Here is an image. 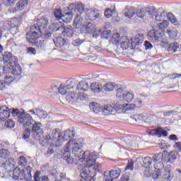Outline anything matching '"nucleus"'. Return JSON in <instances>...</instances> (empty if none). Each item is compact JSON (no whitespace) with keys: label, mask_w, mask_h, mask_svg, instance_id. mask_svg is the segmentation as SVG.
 <instances>
[{"label":"nucleus","mask_w":181,"mask_h":181,"mask_svg":"<svg viewBox=\"0 0 181 181\" xmlns=\"http://www.w3.org/2000/svg\"><path fill=\"white\" fill-rule=\"evenodd\" d=\"M37 116L40 117V118H46L47 117V112L45 110H37Z\"/></svg>","instance_id":"nucleus-61"},{"label":"nucleus","mask_w":181,"mask_h":181,"mask_svg":"<svg viewBox=\"0 0 181 181\" xmlns=\"http://www.w3.org/2000/svg\"><path fill=\"white\" fill-rule=\"evenodd\" d=\"M165 31L151 30L148 33V37H153L157 42H162L165 39Z\"/></svg>","instance_id":"nucleus-8"},{"label":"nucleus","mask_w":181,"mask_h":181,"mask_svg":"<svg viewBox=\"0 0 181 181\" xmlns=\"http://www.w3.org/2000/svg\"><path fill=\"white\" fill-rule=\"evenodd\" d=\"M153 162L158 163L162 162V153H156L153 156Z\"/></svg>","instance_id":"nucleus-50"},{"label":"nucleus","mask_w":181,"mask_h":181,"mask_svg":"<svg viewBox=\"0 0 181 181\" xmlns=\"http://www.w3.org/2000/svg\"><path fill=\"white\" fill-rule=\"evenodd\" d=\"M27 53L28 54L35 56L36 54V49L33 47H29L27 48Z\"/></svg>","instance_id":"nucleus-62"},{"label":"nucleus","mask_w":181,"mask_h":181,"mask_svg":"<svg viewBox=\"0 0 181 181\" xmlns=\"http://www.w3.org/2000/svg\"><path fill=\"white\" fill-rule=\"evenodd\" d=\"M154 135H157L158 138H162V136L166 137L169 135V133L166 130H163V128L158 127L152 130Z\"/></svg>","instance_id":"nucleus-15"},{"label":"nucleus","mask_w":181,"mask_h":181,"mask_svg":"<svg viewBox=\"0 0 181 181\" xmlns=\"http://www.w3.org/2000/svg\"><path fill=\"white\" fill-rule=\"evenodd\" d=\"M4 127H6V128H13V127H15V122L11 119H8L5 122Z\"/></svg>","instance_id":"nucleus-59"},{"label":"nucleus","mask_w":181,"mask_h":181,"mask_svg":"<svg viewBox=\"0 0 181 181\" xmlns=\"http://www.w3.org/2000/svg\"><path fill=\"white\" fill-rule=\"evenodd\" d=\"M80 162H81L82 163H83L84 165V168H87L86 169H84L82 170V172L83 170H90V168H93V165H94L93 161H92V160H90V158H87V159H83V160H81Z\"/></svg>","instance_id":"nucleus-26"},{"label":"nucleus","mask_w":181,"mask_h":181,"mask_svg":"<svg viewBox=\"0 0 181 181\" xmlns=\"http://www.w3.org/2000/svg\"><path fill=\"white\" fill-rule=\"evenodd\" d=\"M49 25V19L46 16H42L37 20V25H31L30 30L27 32V39L30 42H35L36 39L42 37V30H45Z\"/></svg>","instance_id":"nucleus-2"},{"label":"nucleus","mask_w":181,"mask_h":181,"mask_svg":"<svg viewBox=\"0 0 181 181\" xmlns=\"http://www.w3.org/2000/svg\"><path fill=\"white\" fill-rule=\"evenodd\" d=\"M167 33L169 35L170 39H175L177 37V29L175 27L167 29Z\"/></svg>","instance_id":"nucleus-23"},{"label":"nucleus","mask_w":181,"mask_h":181,"mask_svg":"<svg viewBox=\"0 0 181 181\" xmlns=\"http://www.w3.org/2000/svg\"><path fill=\"white\" fill-rule=\"evenodd\" d=\"M90 86L87 82L82 81L76 85V91H88Z\"/></svg>","instance_id":"nucleus-17"},{"label":"nucleus","mask_w":181,"mask_h":181,"mask_svg":"<svg viewBox=\"0 0 181 181\" xmlns=\"http://www.w3.org/2000/svg\"><path fill=\"white\" fill-rule=\"evenodd\" d=\"M122 97H123L124 101H126V103H131V101L134 100V94L131 93L123 94Z\"/></svg>","instance_id":"nucleus-38"},{"label":"nucleus","mask_w":181,"mask_h":181,"mask_svg":"<svg viewBox=\"0 0 181 181\" xmlns=\"http://www.w3.org/2000/svg\"><path fill=\"white\" fill-rule=\"evenodd\" d=\"M121 176V168H114L111 170H107L103 173V179L105 181H113L118 179Z\"/></svg>","instance_id":"nucleus-6"},{"label":"nucleus","mask_w":181,"mask_h":181,"mask_svg":"<svg viewBox=\"0 0 181 181\" xmlns=\"http://www.w3.org/2000/svg\"><path fill=\"white\" fill-rule=\"evenodd\" d=\"M2 59L0 58V62H3L4 64H8V67L11 72L13 76H16L17 78H21V74H22V68L18 64V58L16 57L12 56L11 52H4L2 55Z\"/></svg>","instance_id":"nucleus-3"},{"label":"nucleus","mask_w":181,"mask_h":181,"mask_svg":"<svg viewBox=\"0 0 181 181\" xmlns=\"http://www.w3.org/2000/svg\"><path fill=\"white\" fill-rule=\"evenodd\" d=\"M88 95H87V93H77L76 91H68L66 95H65V100H66L68 103H76L77 100H81V101H83V100H86V98H88Z\"/></svg>","instance_id":"nucleus-5"},{"label":"nucleus","mask_w":181,"mask_h":181,"mask_svg":"<svg viewBox=\"0 0 181 181\" xmlns=\"http://www.w3.org/2000/svg\"><path fill=\"white\" fill-rule=\"evenodd\" d=\"M63 159L66 160L69 165L76 166L78 162L83 160V139H71L66 144L64 153Z\"/></svg>","instance_id":"nucleus-1"},{"label":"nucleus","mask_w":181,"mask_h":181,"mask_svg":"<svg viewBox=\"0 0 181 181\" xmlns=\"http://www.w3.org/2000/svg\"><path fill=\"white\" fill-rule=\"evenodd\" d=\"M165 168V164H163V161L157 162L154 163V169L156 170H160L162 172Z\"/></svg>","instance_id":"nucleus-45"},{"label":"nucleus","mask_w":181,"mask_h":181,"mask_svg":"<svg viewBox=\"0 0 181 181\" xmlns=\"http://www.w3.org/2000/svg\"><path fill=\"white\" fill-rule=\"evenodd\" d=\"M112 111H114V107H112L111 105H106L103 107V113L105 115H110Z\"/></svg>","instance_id":"nucleus-36"},{"label":"nucleus","mask_w":181,"mask_h":181,"mask_svg":"<svg viewBox=\"0 0 181 181\" xmlns=\"http://www.w3.org/2000/svg\"><path fill=\"white\" fill-rule=\"evenodd\" d=\"M146 12L148 15H156V8L155 6L148 8Z\"/></svg>","instance_id":"nucleus-60"},{"label":"nucleus","mask_w":181,"mask_h":181,"mask_svg":"<svg viewBox=\"0 0 181 181\" xmlns=\"http://www.w3.org/2000/svg\"><path fill=\"white\" fill-rule=\"evenodd\" d=\"M89 107L93 112H95L96 114L100 112V110H101V107H100V104L95 103V102H92L90 103Z\"/></svg>","instance_id":"nucleus-30"},{"label":"nucleus","mask_w":181,"mask_h":181,"mask_svg":"<svg viewBox=\"0 0 181 181\" xmlns=\"http://www.w3.org/2000/svg\"><path fill=\"white\" fill-rule=\"evenodd\" d=\"M168 13H166V11H165L163 8H158L156 10V14H155V18L157 22H160L162 21V18H165Z\"/></svg>","instance_id":"nucleus-16"},{"label":"nucleus","mask_w":181,"mask_h":181,"mask_svg":"<svg viewBox=\"0 0 181 181\" xmlns=\"http://www.w3.org/2000/svg\"><path fill=\"white\" fill-rule=\"evenodd\" d=\"M141 170L143 172V175H144L146 177H151L152 175L151 167H141Z\"/></svg>","instance_id":"nucleus-35"},{"label":"nucleus","mask_w":181,"mask_h":181,"mask_svg":"<svg viewBox=\"0 0 181 181\" xmlns=\"http://www.w3.org/2000/svg\"><path fill=\"white\" fill-rule=\"evenodd\" d=\"M83 26V18L80 16H76L74 19L73 27L74 29H80Z\"/></svg>","instance_id":"nucleus-19"},{"label":"nucleus","mask_w":181,"mask_h":181,"mask_svg":"<svg viewBox=\"0 0 181 181\" xmlns=\"http://www.w3.org/2000/svg\"><path fill=\"white\" fill-rule=\"evenodd\" d=\"M173 175L172 174V171H170V170H167L164 172L163 174V178L165 180H170L171 179H173Z\"/></svg>","instance_id":"nucleus-47"},{"label":"nucleus","mask_w":181,"mask_h":181,"mask_svg":"<svg viewBox=\"0 0 181 181\" xmlns=\"http://www.w3.org/2000/svg\"><path fill=\"white\" fill-rule=\"evenodd\" d=\"M158 28V30H161L162 32H165V29L169 26V21H163L161 23L157 24Z\"/></svg>","instance_id":"nucleus-32"},{"label":"nucleus","mask_w":181,"mask_h":181,"mask_svg":"<svg viewBox=\"0 0 181 181\" xmlns=\"http://www.w3.org/2000/svg\"><path fill=\"white\" fill-rule=\"evenodd\" d=\"M178 49H179V43L173 42L170 44L168 47V52H173V53H176Z\"/></svg>","instance_id":"nucleus-37"},{"label":"nucleus","mask_w":181,"mask_h":181,"mask_svg":"<svg viewBox=\"0 0 181 181\" xmlns=\"http://www.w3.org/2000/svg\"><path fill=\"white\" fill-rule=\"evenodd\" d=\"M168 155L170 156V160L171 161V163L175 162V160L179 158V153L176 151H170Z\"/></svg>","instance_id":"nucleus-40"},{"label":"nucleus","mask_w":181,"mask_h":181,"mask_svg":"<svg viewBox=\"0 0 181 181\" xmlns=\"http://www.w3.org/2000/svg\"><path fill=\"white\" fill-rule=\"evenodd\" d=\"M83 159H90L92 162L95 163L97 159H98V155L95 152H90V151H86L84 153L82 152Z\"/></svg>","instance_id":"nucleus-13"},{"label":"nucleus","mask_w":181,"mask_h":181,"mask_svg":"<svg viewBox=\"0 0 181 181\" xmlns=\"http://www.w3.org/2000/svg\"><path fill=\"white\" fill-rule=\"evenodd\" d=\"M63 141V133L60 132L59 129H55L52 130L51 135L49 134L45 135L40 140L42 146H54V144L62 142Z\"/></svg>","instance_id":"nucleus-4"},{"label":"nucleus","mask_w":181,"mask_h":181,"mask_svg":"<svg viewBox=\"0 0 181 181\" xmlns=\"http://www.w3.org/2000/svg\"><path fill=\"white\" fill-rule=\"evenodd\" d=\"M62 134V141H69V139H71V138H74V132L71 130H66L64 133Z\"/></svg>","instance_id":"nucleus-21"},{"label":"nucleus","mask_w":181,"mask_h":181,"mask_svg":"<svg viewBox=\"0 0 181 181\" xmlns=\"http://www.w3.org/2000/svg\"><path fill=\"white\" fill-rule=\"evenodd\" d=\"M54 43L57 47H63L66 45V40L62 37H58L54 40Z\"/></svg>","instance_id":"nucleus-27"},{"label":"nucleus","mask_w":181,"mask_h":181,"mask_svg":"<svg viewBox=\"0 0 181 181\" xmlns=\"http://www.w3.org/2000/svg\"><path fill=\"white\" fill-rule=\"evenodd\" d=\"M28 176L30 179L32 177V167L27 166L25 170L24 171V177Z\"/></svg>","instance_id":"nucleus-56"},{"label":"nucleus","mask_w":181,"mask_h":181,"mask_svg":"<svg viewBox=\"0 0 181 181\" xmlns=\"http://www.w3.org/2000/svg\"><path fill=\"white\" fill-rule=\"evenodd\" d=\"M161 162L163 163H172V161H170V157L169 156V154H163L162 153V160Z\"/></svg>","instance_id":"nucleus-49"},{"label":"nucleus","mask_w":181,"mask_h":181,"mask_svg":"<svg viewBox=\"0 0 181 181\" xmlns=\"http://www.w3.org/2000/svg\"><path fill=\"white\" fill-rule=\"evenodd\" d=\"M42 126V123L40 122H35L33 124V132H37V131H40V127Z\"/></svg>","instance_id":"nucleus-54"},{"label":"nucleus","mask_w":181,"mask_h":181,"mask_svg":"<svg viewBox=\"0 0 181 181\" xmlns=\"http://www.w3.org/2000/svg\"><path fill=\"white\" fill-rule=\"evenodd\" d=\"M121 42V35L119 33H117L112 35V43L113 45H119Z\"/></svg>","instance_id":"nucleus-31"},{"label":"nucleus","mask_w":181,"mask_h":181,"mask_svg":"<svg viewBox=\"0 0 181 181\" xmlns=\"http://www.w3.org/2000/svg\"><path fill=\"white\" fill-rule=\"evenodd\" d=\"M49 29L52 32H62L64 30V24L63 23L57 21L51 24L49 27Z\"/></svg>","instance_id":"nucleus-14"},{"label":"nucleus","mask_w":181,"mask_h":181,"mask_svg":"<svg viewBox=\"0 0 181 181\" xmlns=\"http://www.w3.org/2000/svg\"><path fill=\"white\" fill-rule=\"evenodd\" d=\"M134 160H130L127 163V164L124 168V170H134Z\"/></svg>","instance_id":"nucleus-57"},{"label":"nucleus","mask_w":181,"mask_h":181,"mask_svg":"<svg viewBox=\"0 0 181 181\" xmlns=\"http://www.w3.org/2000/svg\"><path fill=\"white\" fill-rule=\"evenodd\" d=\"M18 0H3V4L5 6H13Z\"/></svg>","instance_id":"nucleus-55"},{"label":"nucleus","mask_w":181,"mask_h":181,"mask_svg":"<svg viewBox=\"0 0 181 181\" xmlns=\"http://www.w3.org/2000/svg\"><path fill=\"white\" fill-rule=\"evenodd\" d=\"M69 90L64 83H61L59 88V93L62 95H66Z\"/></svg>","instance_id":"nucleus-39"},{"label":"nucleus","mask_w":181,"mask_h":181,"mask_svg":"<svg viewBox=\"0 0 181 181\" xmlns=\"http://www.w3.org/2000/svg\"><path fill=\"white\" fill-rule=\"evenodd\" d=\"M25 37L28 42V43H30V45H35L37 47H43V46H45V40H40L37 41V39L39 38H36L35 40L34 41H30L29 39L28 38V33L25 35Z\"/></svg>","instance_id":"nucleus-22"},{"label":"nucleus","mask_w":181,"mask_h":181,"mask_svg":"<svg viewBox=\"0 0 181 181\" xmlns=\"http://www.w3.org/2000/svg\"><path fill=\"white\" fill-rule=\"evenodd\" d=\"M103 88L105 91H112L115 88V85L111 82H108L103 86Z\"/></svg>","instance_id":"nucleus-44"},{"label":"nucleus","mask_w":181,"mask_h":181,"mask_svg":"<svg viewBox=\"0 0 181 181\" xmlns=\"http://www.w3.org/2000/svg\"><path fill=\"white\" fill-rule=\"evenodd\" d=\"M152 118L151 115H134L133 119L136 122L139 121H149Z\"/></svg>","instance_id":"nucleus-20"},{"label":"nucleus","mask_w":181,"mask_h":181,"mask_svg":"<svg viewBox=\"0 0 181 181\" xmlns=\"http://www.w3.org/2000/svg\"><path fill=\"white\" fill-rule=\"evenodd\" d=\"M29 0H20L16 4V8L17 11H23L26 9Z\"/></svg>","instance_id":"nucleus-18"},{"label":"nucleus","mask_w":181,"mask_h":181,"mask_svg":"<svg viewBox=\"0 0 181 181\" xmlns=\"http://www.w3.org/2000/svg\"><path fill=\"white\" fill-rule=\"evenodd\" d=\"M11 117V109L6 105L0 106V120L3 122Z\"/></svg>","instance_id":"nucleus-11"},{"label":"nucleus","mask_w":181,"mask_h":181,"mask_svg":"<svg viewBox=\"0 0 181 181\" xmlns=\"http://www.w3.org/2000/svg\"><path fill=\"white\" fill-rule=\"evenodd\" d=\"M159 176H162V171H160L159 170H154L153 173L151 174V177L154 180H156V179H159Z\"/></svg>","instance_id":"nucleus-52"},{"label":"nucleus","mask_w":181,"mask_h":181,"mask_svg":"<svg viewBox=\"0 0 181 181\" xmlns=\"http://www.w3.org/2000/svg\"><path fill=\"white\" fill-rule=\"evenodd\" d=\"M113 12L111 8H106L104 12V15L107 19H110L112 16Z\"/></svg>","instance_id":"nucleus-58"},{"label":"nucleus","mask_w":181,"mask_h":181,"mask_svg":"<svg viewBox=\"0 0 181 181\" xmlns=\"http://www.w3.org/2000/svg\"><path fill=\"white\" fill-rule=\"evenodd\" d=\"M69 11H71V12H78V13H83V12H84V11H86L85 9V6L84 5H83V4H71L69 5Z\"/></svg>","instance_id":"nucleus-12"},{"label":"nucleus","mask_w":181,"mask_h":181,"mask_svg":"<svg viewBox=\"0 0 181 181\" xmlns=\"http://www.w3.org/2000/svg\"><path fill=\"white\" fill-rule=\"evenodd\" d=\"M23 176V172L20 168H16L13 171V178L19 180Z\"/></svg>","instance_id":"nucleus-25"},{"label":"nucleus","mask_w":181,"mask_h":181,"mask_svg":"<svg viewBox=\"0 0 181 181\" xmlns=\"http://www.w3.org/2000/svg\"><path fill=\"white\" fill-rule=\"evenodd\" d=\"M64 36H66L67 37H71L74 34V31L71 28H66V26L64 25V30L62 31Z\"/></svg>","instance_id":"nucleus-28"},{"label":"nucleus","mask_w":181,"mask_h":181,"mask_svg":"<svg viewBox=\"0 0 181 181\" xmlns=\"http://www.w3.org/2000/svg\"><path fill=\"white\" fill-rule=\"evenodd\" d=\"M151 165H152V158H151L149 156H147L144 158V164L141 168H151Z\"/></svg>","instance_id":"nucleus-42"},{"label":"nucleus","mask_w":181,"mask_h":181,"mask_svg":"<svg viewBox=\"0 0 181 181\" xmlns=\"http://www.w3.org/2000/svg\"><path fill=\"white\" fill-rule=\"evenodd\" d=\"M134 15H135V11L132 7L130 8H127L124 11V16H126V18H129V19L133 18Z\"/></svg>","instance_id":"nucleus-34"},{"label":"nucleus","mask_w":181,"mask_h":181,"mask_svg":"<svg viewBox=\"0 0 181 181\" xmlns=\"http://www.w3.org/2000/svg\"><path fill=\"white\" fill-rule=\"evenodd\" d=\"M30 132H31L30 129H26L23 132V139H28L29 136H30Z\"/></svg>","instance_id":"nucleus-63"},{"label":"nucleus","mask_w":181,"mask_h":181,"mask_svg":"<svg viewBox=\"0 0 181 181\" xmlns=\"http://www.w3.org/2000/svg\"><path fill=\"white\" fill-rule=\"evenodd\" d=\"M90 90L93 93H100V91H103V85L98 83H93L90 85Z\"/></svg>","instance_id":"nucleus-24"},{"label":"nucleus","mask_w":181,"mask_h":181,"mask_svg":"<svg viewBox=\"0 0 181 181\" xmlns=\"http://www.w3.org/2000/svg\"><path fill=\"white\" fill-rule=\"evenodd\" d=\"M81 180L80 181H94L95 173L91 172L90 170H85L80 174Z\"/></svg>","instance_id":"nucleus-10"},{"label":"nucleus","mask_w":181,"mask_h":181,"mask_svg":"<svg viewBox=\"0 0 181 181\" xmlns=\"http://www.w3.org/2000/svg\"><path fill=\"white\" fill-rule=\"evenodd\" d=\"M54 16H55L57 21H60V19H62L63 13H62V9H55L54 11Z\"/></svg>","instance_id":"nucleus-46"},{"label":"nucleus","mask_w":181,"mask_h":181,"mask_svg":"<svg viewBox=\"0 0 181 181\" xmlns=\"http://www.w3.org/2000/svg\"><path fill=\"white\" fill-rule=\"evenodd\" d=\"M18 165L20 166H25L28 165V159L25 156H20L18 158Z\"/></svg>","instance_id":"nucleus-51"},{"label":"nucleus","mask_w":181,"mask_h":181,"mask_svg":"<svg viewBox=\"0 0 181 181\" xmlns=\"http://www.w3.org/2000/svg\"><path fill=\"white\" fill-rule=\"evenodd\" d=\"M10 156L11 153L8 151V149H0V158H1L2 159H8Z\"/></svg>","instance_id":"nucleus-33"},{"label":"nucleus","mask_w":181,"mask_h":181,"mask_svg":"<svg viewBox=\"0 0 181 181\" xmlns=\"http://www.w3.org/2000/svg\"><path fill=\"white\" fill-rule=\"evenodd\" d=\"M142 42H144V40L142 39V37L139 35H137L134 37L133 43H134V45L136 46H138V45H141V43H142Z\"/></svg>","instance_id":"nucleus-53"},{"label":"nucleus","mask_w":181,"mask_h":181,"mask_svg":"<svg viewBox=\"0 0 181 181\" xmlns=\"http://www.w3.org/2000/svg\"><path fill=\"white\" fill-rule=\"evenodd\" d=\"M144 105V102L141 100H137L134 102V107L135 108H141Z\"/></svg>","instance_id":"nucleus-64"},{"label":"nucleus","mask_w":181,"mask_h":181,"mask_svg":"<svg viewBox=\"0 0 181 181\" xmlns=\"http://www.w3.org/2000/svg\"><path fill=\"white\" fill-rule=\"evenodd\" d=\"M33 121V117L29 114L25 112H23L21 117L18 119V122L23 124L24 128L30 127L32 125V122Z\"/></svg>","instance_id":"nucleus-7"},{"label":"nucleus","mask_w":181,"mask_h":181,"mask_svg":"<svg viewBox=\"0 0 181 181\" xmlns=\"http://www.w3.org/2000/svg\"><path fill=\"white\" fill-rule=\"evenodd\" d=\"M64 85L68 90H71L72 88L76 87V86H77V81H68L64 83Z\"/></svg>","instance_id":"nucleus-43"},{"label":"nucleus","mask_w":181,"mask_h":181,"mask_svg":"<svg viewBox=\"0 0 181 181\" xmlns=\"http://www.w3.org/2000/svg\"><path fill=\"white\" fill-rule=\"evenodd\" d=\"M100 11L97 9L88 10L86 13V20L93 22V21H97L100 19Z\"/></svg>","instance_id":"nucleus-9"},{"label":"nucleus","mask_w":181,"mask_h":181,"mask_svg":"<svg viewBox=\"0 0 181 181\" xmlns=\"http://www.w3.org/2000/svg\"><path fill=\"white\" fill-rule=\"evenodd\" d=\"M168 21H170V22H171V23H173V25H176L179 23V22L177 21V18H176V16H175L172 13H168Z\"/></svg>","instance_id":"nucleus-48"},{"label":"nucleus","mask_w":181,"mask_h":181,"mask_svg":"<svg viewBox=\"0 0 181 181\" xmlns=\"http://www.w3.org/2000/svg\"><path fill=\"white\" fill-rule=\"evenodd\" d=\"M62 21L64 23H70L73 20V13H66L64 15L62 16Z\"/></svg>","instance_id":"nucleus-29"},{"label":"nucleus","mask_w":181,"mask_h":181,"mask_svg":"<svg viewBox=\"0 0 181 181\" xmlns=\"http://www.w3.org/2000/svg\"><path fill=\"white\" fill-rule=\"evenodd\" d=\"M24 112H20L19 109H13V111L11 112V114L14 118H16L18 121L22 117V115L23 114Z\"/></svg>","instance_id":"nucleus-41"}]
</instances>
